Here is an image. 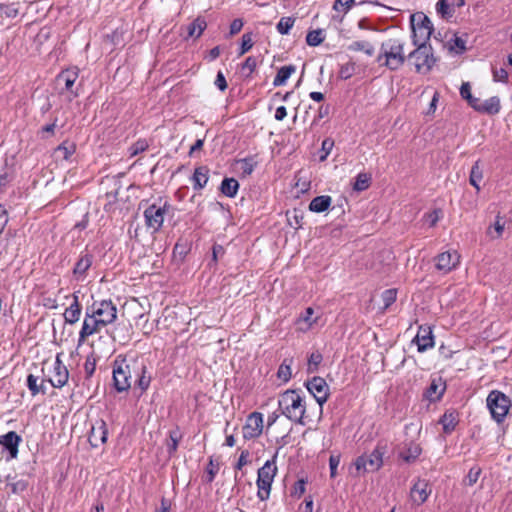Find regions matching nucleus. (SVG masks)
Returning a JSON list of instances; mask_svg holds the SVG:
<instances>
[{"mask_svg":"<svg viewBox=\"0 0 512 512\" xmlns=\"http://www.w3.org/2000/svg\"><path fill=\"white\" fill-rule=\"evenodd\" d=\"M132 374L138 378L136 385L145 391L151 383V375L147 374V365L142 359H116L113 364V382L118 392L129 390L132 385Z\"/></svg>","mask_w":512,"mask_h":512,"instance_id":"f257e3e1","label":"nucleus"},{"mask_svg":"<svg viewBox=\"0 0 512 512\" xmlns=\"http://www.w3.org/2000/svg\"><path fill=\"white\" fill-rule=\"evenodd\" d=\"M116 318L117 308L111 300L95 301L86 309L82 328L79 332L78 345H82L89 336L113 323Z\"/></svg>","mask_w":512,"mask_h":512,"instance_id":"f03ea898","label":"nucleus"},{"mask_svg":"<svg viewBox=\"0 0 512 512\" xmlns=\"http://www.w3.org/2000/svg\"><path fill=\"white\" fill-rule=\"evenodd\" d=\"M278 405L279 409L281 410V414L284 415L287 419L299 425L306 424L307 405L305 402V397L302 396L300 392L296 390L284 391L279 396Z\"/></svg>","mask_w":512,"mask_h":512,"instance_id":"7ed1b4c3","label":"nucleus"},{"mask_svg":"<svg viewBox=\"0 0 512 512\" xmlns=\"http://www.w3.org/2000/svg\"><path fill=\"white\" fill-rule=\"evenodd\" d=\"M404 42L400 39L390 38L381 44L377 62L389 70H398L404 63Z\"/></svg>","mask_w":512,"mask_h":512,"instance_id":"20e7f679","label":"nucleus"},{"mask_svg":"<svg viewBox=\"0 0 512 512\" xmlns=\"http://www.w3.org/2000/svg\"><path fill=\"white\" fill-rule=\"evenodd\" d=\"M276 458L277 453L258 470L256 481L257 496L261 501L267 500L270 496L272 483L277 474Z\"/></svg>","mask_w":512,"mask_h":512,"instance_id":"39448f33","label":"nucleus"},{"mask_svg":"<svg viewBox=\"0 0 512 512\" xmlns=\"http://www.w3.org/2000/svg\"><path fill=\"white\" fill-rule=\"evenodd\" d=\"M411 27L413 44L417 47L427 45L433 32L431 20L422 13L414 14L411 16Z\"/></svg>","mask_w":512,"mask_h":512,"instance_id":"423d86ee","label":"nucleus"},{"mask_svg":"<svg viewBox=\"0 0 512 512\" xmlns=\"http://www.w3.org/2000/svg\"><path fill=\"white\" fill-rule=\"evenodd\" d=\"M387 452V445L379 442L375 449L366 455L359 456L355 461L357 471L374 472L383 465V456Z\"/></svg>","mask_w":512,"mask_h":512,"instance_id":"0eeeda50","label":"nucleus"},{"mask_svg":"<svg viewBox=\"0 0 512 512\" xmlns=\"http://www.w3.org/2000/svg\"><path fill=\"white\" fill-rule=\"evenodd\" d=\"M172 209L171 204L168 201H162L159 199L149 205L144 211V218L146 226L152 229L153 232H157L161 229L165 215Z\"/></svg>","mask_w":512,"mask_h":512,"instance_id":"6e6552de","label":"nucleus"},{"mask_svg":"<svg viewBox=\"0 0 512 512\" xmlns=\"http://www.w3.org/2000/svg\"><path fill=\"white\" fill-rule=\"evenodd\" d=\"M486 401L492 418L498 423L502 422L511 407L510 399L503 392L493 390Z\"/></svg>","mask_w":512,"mask_h":512,"instance_id":"1a4fd4ad","label":"nucleus"},{"mask_svg":"<svg viewBox=\"0 0 512 512\" xmlns=\"http://www.w3.org/2000/svg\"><path fill=\"white\" fill-rule=\"evenodd\" d=\"M418 73L429 72L435 64V58L430 45H420L408 55Z\"/></svg>","mask_w":512,"mask_h":512,"instance_id":"9d476101","label":"nucleus"},{"mask_svg":"<svg viewBox=\"0 0 512 512\" xmlns=\"http://www.w3.org/2000/svg\"><path fill=\"white\" fill-rule=\"evenodd\" d=\"M308 391L313 395L316 402L319 404L320 415L323 412V405L329 398V386L325 379L319 376L313 377L306 383Z\"/></svg>","mask_w":512,"mask_h":512,"instance_id":"9b49d317","label":"nucleus"},{"mask_svg":"<svg viewBox=\"0 0 512 512\" xmlns=\"http://www.w3.org/2000/svg\"><path fill=\"white\" fill-rule=\"evenodd\" d=\"M435 268L442 274H448L460 264V255L457 251H446L434 259Z\"/></svg>","mask_w":512,"mask_h":512,"instance_id":"f8f14e48","label":"nucleus"},{"mask_svg":"<svg viewBox=\"0 0 512 512\" xmlns=\"http://www.w3.org/2000/svg\"><path fill=\"white\" fill-rule=\"evenodd\" d=\"M69 379V371L61 360V355L57 354L53 363V369L48 378L49 383L55 388H62Z\"/></svg>","mask_w":512,"mask_h":512,"instance_id":"ddd939ff","label":"nucleus"},{"mask_svg":"<svg viewBox=\"0 0 512 512\" xmlns=\"http://www.w3.org/2000/svg\"><path fill=\"white\" fill-rule=\"evenodd\" d=\"M263 430V415L259 412L251 413L243 426V437L245 439H255L259 437Z\"/></svg>","mask_w":512,"mask_h":512,"instance_id":"4468645a","label":"nucleus"},{"mask_svg":"<svg viewBox=\"0 0 512 512\" xmlns=\"http://www.w3.org/2000/svg\"><path fill=\"white\" fill-rule=\"evenodd\" d=\"M108 428L103 419H97L91 426L89 442L93 447H99L107 441Z\"/></svg>","mask_w":512,"mask_h":512,"instance_id":"2eb2a0df","label":"nucleus"},{"mask_svg":"<svg viewBox=\"0 0 512 512\" xmlns=\"http://www.w3.org/2000/svg\"><path fill=\"white\" fill-rule=\"evenodd\" d=\"M432 489L426 480H417L410 490L412 502L419 506L422 505L430 496Z\"/></svg>","mask_w":512,"mask_h":512,"instance_id":"dca6fc26","label":"nucleus"},{"mask_svg":"<svg viewBox=\"0 0 512 512\" xmlns=\"http://www.w3.org/2000/svg\"><path fill=\"white\" fill-rule=\"evenodd\" d=\"M21 441V437L15 431H9L0 436V445L7 450L9 454L8 459L17 458Z\"/></svg>","mask_w":512,"mask_h":512,"instance_id":"f3484780","label":"nucleus"},{"mask_svg":"<svg viewBox=\"0 0 512 512\" xmlns=\"http://www.w3.org/2000/svg\"><path fill=\"white\" fill-rule=\"evenodd\" d=\"M92 263H93V255H91L88 252H82L73 268L74 278L77 281H84L87 276L88 270L92 266Z\"/></svg>","mask_w":512,"mask_h":512,"instance_id":"a211bd4d","label":"nucleus"},{"mask_svg":"<svg viewBox=\"0 0 512 512\" xmlns=\"http://www.w3.org/2000/svg\"><path fill=\"white\" fill-rule=\"evenodd\" d=\"M413 341L416 343L419 352L432 348L434 346V337L431 328L420 326Z\"/></svg>","mask_w":512,"mask_h":512,"instance_id":"6ab92c4d","label":"nucleus"},{"mask_svg":"<svg viewBox=\"0 0 512 512\" xmlns=\"http://www.w3.org/2000/svg\"><path fill=\"white\" fill-rule=\"evenodd\" d=\"M79 76V69L77 67H72L62 71L56 78L57 83L60 85L63 83L64 90L71 92L72 97H76L78 94L72 91V87L74 86L76 80Z\"/></svg>","mask_w":512,"mask_h":512,"instance_id":"aec40b11","label":"nucleus"},{"mask_svg":"<svg viewBox=\"0 0 512 512\" xmlns=\"http://www.w3.org/2000/svg\"><path fill=\"white\" fill-rule=\"evenodd\" d=\"M445 389L446 385L441 378L433 379L425 392V397L430 402H436L440 400L445 392Z\"/></svg>","mask_w":512,"mask_h":512,"instance_id":"412c9836","label":"nucleus"},{"mask_svg":"<svg viewBox=\"0 0 512 512\" xmlns=\"http://www.w3.org/2000/svg\"><path fill=\"white\" fill-rule=\"evenodd\" d=\"M72 297V303L69 305V307L66 308L64 312V319L68 324H75L78 322L82 311L78 296L73 294Z\"/></svg>","mask_w":512,"mask_h":512,"instance_id":"4be33fe9","label":"nucleus"},{"mask_svg":"<svg viewBox=\"0 0 512 512\" xmlns=\"http://www.w3.org/2000/svg\"><path fill=\"white\" fill-rule=\"evenodd\" d=\"M194 190L203 189L209 180V169L206 166H199L194 170L191 178Z\"/></svg>","mask_w":512,"mask_h":512,"instance_id":"5701e85b","label":"nucleus"},{"mask_svg":"<svg viewBox=\"0 0 512 512\" xmlns=\"http://www.w3.org/2000/svg\"><path fill=\"white\" fill-rule=\"evenodd\" d=\"M207 27V22L202 17H197L187 26V37L199 38Z\"/></svg>","mask_w":512,"mask_h":512,"instance_id":"b1692460","label":"nucleus"},{"mask_svg":"<svg viewBox=\"0 0 512 512\" xmlns=\"http://www.w3.org/2000/svg\"><path fill=\"white\" fill-rule=\"evenodd\" d=\"M439 423L442 425L444 433L450 434L458 424V415L455 411H447L440 418Z\"/></svg>","mask_w":512,"mask_h":512,"instance_id":"393cba45","label":"nucleus"},{"mask_svg":"<svg viewBox=\"0 0 512 512\" xmlns=\"http://www.w3.org/2000/svg\"><path fill=\"white\" fill-rule=\"evenodd\" d=\"M332 199L328 195L317 196L309 204V210L316 213L326 211L331 205Z\"/></svg>","mask_w":512,"mask_h":512,"instance_id":"a878e982","label":"nucleus"},{"mask_svg":"<svg viewBox=\"0 0 512 512\" xmlns=\"http://www.w3.org/2000/svg\"><path fill=\"white\" fill-rule=\"evenodd\" d=\"M296 72V66L295 65H286L282 66L275 76L273 80V86L279 87L286 84L287 80L290 78L292 74Z\"/></svg>","mask_w":512,"mask_h":512,"instance_id":"bb28decb","label":"nucleus"},{"mask_svg":"<svg viewBox=\"0 0 512 512\" xmlns=\"http://www.w3.org/2000/svg\"><path fill=\"white\" fill-rule=\"evenodd\" d=\"M19 14L18 3L11 0H0V17L15 18Z\"/></svg>","mask_w":512,"mask_h":512,"instance_id":"cd10ccee","label":"nucleus"},{"mask_svg":"<svg viewBox=\"0 0 512 512\" xmlns=\"http://www.w3.org/2000/svg\"><path fill=\"white\" fill-rule=\"evenodd\" d=\"M314 310L311 307H308L303 314L297 320L298 329L301 331L309 330L314 323H316V318H313Z\"/></svg>","mask_w":512,"mask_h":512,"instance_id":"c85d7f7f","label":"nucleus"},{"mask_svg":"<svg viewBox=\"0 0 512 512\" xmlns=\"http://www.w3.org/2000/svg\"><path fill=\"white\" fill-rule=\"evenodd\" d=\"M499 110H500V100L496 96L482 101L481 107H479V112L487 113L490 115L497 114L499 112Z\"/></svg>","mask_w":512,"mask_h":512,"instance_id":"c756f323","label":"nucleus"},{"mask_svg":"<svg viewBox=\"0 0 512 512\" xmlns=\"http://www.w3.org/2000/svg\"><path fill=\"white\" fill-rule=\"evenodd\" d=\"M239 189V183L235 178H225L222 183L220 190L227 197H235Z\"/></svg>","mask_w":512,"mask_h":512,"instance_id":"7c9ffc66","label":"nucleus"},{"mask_svg":"<svg viewBox=\"0 0 512 512\" xmlns=\"http://www.w3.org/2000/svg\"><path fill=\"white\" fill-rule=\"evenodd\" d=\"M422 452V449L419 444L417 443H409L405 450L401 453V457L406 462H412L416 460Z\"/></svg>","mask_w":512,"mask_h":512,"instance_id":"2f4dec72","label":"nucleus"},{"mask_svg":"<svg viewBox=\"0 0 512 512\" xmlns=\"http://www.w3.org/2000/svg\"><path fill=\"white\" fill-rule=\"evenodd\" d=\"M76 145L70 141H64L61 143L55 150V153L58 157H61L64 160H69L70 157L75 153Z\"/></svg>","mask_w":512,"mask_h":512,"instance_id":"473e14b6","label":"nucleus"},{"mask_svg":"<svg viewBox=\"0 0 512 512\" xmlns=\"http://www.w3.org/2000/svg\"><path fill=\"white\" fill-rule=\"evenodd\" d=\"M293 364V358H285L279 366L277 377L283 382H288L292 376L291 366Z\"/></svg>","mask_w":512,"mask_h":512,"instance_id":"72a5a7b5","label":"nucleus"},{"mask_svg":"<svg viewBox=\"0 0 512 512\" xmlns=\"http://www.w3.org/2000/svg\"><path fill=\"white\" fill-rule=\"evenodd\" d=\"M482 178V169L480 168L479 161H476L475 164L472 166L469 182L473 187L476 188L477 191H480L479 183L481 182Z\"/></svg>","mask_w":512,"mask_h":512,"instance_id":"f704fd0d","label":"nucleus"},{"mask_svg":"<svg viewBox=\"0 0 512 512\" xmlns=\"http://www.w3.org/2000/svg\"><path fill=\"white\" fill-rule=\"evenodd\" d=\"M371 183V175L368 173H359L353 184L355 191H364L369 188Z\"/></svg>","mask_w":512,"mask_h":512,"instance_id":"c9c22d12","label":"nucleus"},{"mask_svg":"<svg viewBox=\"0 0 512 512\" xmlns=\"http://www.w3.org/2000/svg\"><path fill=\"white\" fill-rule=\"evenodd\" d=\"M37 382L38 377L34 376L33 374H29L27 376V387L33 396L37 395L40 392L45 393L44 381H42L40 385H38Z\"/></svg>","mask_w":512,"mask_h":512,"instance_id":"e433bc0d","label":"nucleus"},{"mask_svg":"<svg viewBox=\"0 0 512 512\" xmlns=\"http://www.w3.org/2000/svg\"><path fill=\"white\" fill-rule=\"evenodd\" d=\"M295 19L292 17H282L277 23L276 29L281 35H286L292 29Z\"/></svg>","mask_w":512,"mask_h":512,"instance_id":"4c0bfd02","label":"nucleus"},{"mask_svg":"<svg viewBox=\"0 0 512 512\" xmlns=\"http://www.w3.org/2000/svg\"><path fill=\"white\" fill-rule=\"evenodd\" d=\"M323 360V356L319 351H314L310 354L308 358V367L307 370L309 373L316 372L318 370V367L320 363Z\"/></svg>","mask_w":512,"mask_h":512,"instance_id":"58836bf2","label":"nucleus"},{"mask_svg":"<svg viewBox=\"0 0 512 512\" xmlns=\"http://www.w3.org/2000/svg\"><path fill=\"white\" fill-rule=\"evenodd\" d=\"M349 48H350V50H353V51H363L368 56H372L374 54L373 45L367 41L353 42Z\"/></svg>","mask_w":512,"mask_h":512,"instance_id":"ea45409f","label":"nucleus"},{"mask_svg":"<svg viewBox=\"0 0 512 512\" xmlns=\"http://www.w3.org/2000/svg\"><path fill=\"white\" fill-rule=\"evenodd\" d=\"M169 438H170V441L167 444V449H168L169 455L171 456L177 451L178 444L181 439V434L176 429V430L170 431Z\"/></svg>","mask_w":512,"mask_h":512,"instance_id":"a19ab883","label":"nucleus"},{"mask_svg":"<svg viewBox=\"0 0 512 512\" xmlns=\"http://www.w3.org/2000/svg\"><path fill=\"white\" fill-rule=\"evenodd\" d=\"M324 41V37L322 36V30H312L308 32L306 36V42L309 46H318Z\"/></svg>","mask_w":512,"mask_h":512,"instance_id":"79ce46f5","label":"nucleus"},{"mask_svg":"<svg viewBox=\"0 0 512 512\" xmlns=\"http://www.w3.org/2000/svg\"><path fill=\"white\" fill-rule=\"evenodd\" d=\"M381 298H382V301L384 304V309H387L396 301L397 290L396 289H387L382 293Z\"/></svg>","mask_w":512,"mask_h":512,"instance_id":"37998d69","label":"nucleus"},{"mask_svg":"<svg viewBox=\"0 0 512 512\" xmlns=\"http://www.w3.org/2000/svg\"><path fill=\"white\" fill-rule=\"evenodd\" d=\"M218 471H219V463L214 462L213 458L210 457L208 465L206 467V474H207L206 481L208 483L213 482Z\"/></svg>","mask_w":512,"mask_h":512,"instance_id":"c03bdc74","label":"nucleus"},{"mask_svg":"<svg viewBox=\"0 0 512 512\" xmlns=\"http://www.w3.org/2000/svg\"><path fill=\"white\" fill-rule=\"evenodd\" d=\"M147 148H148L147 141L140 139L137 142H135L134 144H132L129 147L128 151H129L130 157H134V156L138 155L139 153L144 152Z\"/></svg>","mask_w":512,"mask_h":512,"instance_id":"a18cd8bd","label":"nucleus"},{"mask_svg":"<svg viewBox=\"0 0 512 512\" xmlns=\"http://www.w3.org/2000/svg\"><path fill=\"white\" fill-rule=\"evenodd\" d=\"M480 474H481V468L478 466H473L469 470V472L464 480L465 484H467L469 486L474 485L478 481Z\"/></svg>","mask_w":512,"mask_h":512,"instance_id":"49530a36","label":"nucleus"},{"mask_svg":"<svg viewBox=\"0 0 512 512\" xmlns=\"http://www.w3.org/2000/svg\"><path fill=\"white\" fill-rule=\"evenodd\" d=\"M96 369V358L94 355H88L84 363V372L87 378L92 377Z\"/></svg>","mask_w":512,"mask_h":512,"instance_id":"de8ad7c7","label":"nucleus"},{"mask_svg":"<svg viewBox=\"0 0 512 512\" xmlns=\"http://www.w3.org/2000/svg\"><path fill=\"white\" fill-rule=\"evenodd\" d=\"M355 0H336L333 5V9L337 12L346 14Z\"/></svg>","mask_w":512,"mask_h":512,"instance_id":"09e8293b","label":"nucleus"},{"mask_svg":"<svg viewBox=\"0 0 512 512\" xmlns=\"http://www.w3.org/2000/svg\"><path fill=\"white\" fill-rule=\"evenodd\" d=\"M240 164V169L242 173L245 175H250L255 168L256 163L251 158H244L238 161Z\"/></svg>","mask_w":512,"mask_h":512,"instance_id":"8fccbe9b","label":"nucleus"},{"mask_svg":"<svg viewBox=\"0 0 512 512\" xmlns=\"http://www.w3.org/2000/svg\"><path fill=\"white\" fill-rule=\"evenodd\" d=\"M253 47L252 34L245 33L242 36L241 47L239 55H244Z\"/></svg>","mask_w":512,"mask_h":512,"instance_id":"3c124183","label":"nucleus"},{"mask_svg":"<svg viewBox=\"0 0 512 512\" xmlns=\"http://www.w3.org/2000/svg\"><path fill=\"white\" fill-rule=\"evenodd\" d=\"M306 491V481L299 479L293 486L291 495L296 498H300Z\"/></svg>","mask_w":512,"mask_h":512,"instance_id":"603ef678","label":"nucleus"},{"mask_svg":"<svg viewBox=\"0 0 512 512\" xmlns=\"http://www.w3.org/2000/svg\"><path fill=\"white\" fill-rule=\"evenodd\" d=\"M340 464V455H331L329 458L330 476L334 478L337 475V468Z\"/></svg>","mask_w":512,"mask_h":512,"instance_id":"864d4df0","label":"nucleus"},{"mask_svg":"<svg viewBox=\"0 0 512 512\" xmlns=\"http://www.w3.org/2000/svg\"><path fill=\"white\" fill-rule=\"evenodd\" d=\"M508 73L504 68L493 69V80L496 82H506Z\"/></svg>","mask_w":512,"mask_h":512,"instance_id":"5fc2aeb1","label":"nucleus"},{"mask_svg":"<svg viewBox=\"0 0 512 512\" xmlns=\"http://www.w3.org/2000/svg\"><path fill=\"white\" fill-rule=\"evenodd\" d=\"M354 72V65L353 64H345L341 67L339 71V75L342 79H349Z\"/></svg>","mask_w":512,"mask_h":512,"instance_id":"6e6d98bb","label":"nucleus"},{"mask_svg":"<svg viewBox=\"0 0 512 512\" xmlns=\"http://www.w3.org/2000/svg\"><path fill=\"white\" fill-rule=\"evenodd\" d=\"M8 212L3 205H0V235L4 231L7 223H8Z\"/></svg>","mask_w":512,"mask_h":512,"instance_id":"4d7b16f0","label":"nucleus"},{"mask_svg":"<svg viewBox=\"0 0 512 512\" xmlns=\"http://www.w3.org/2000/svg\"><path fill=\"white\" fill-rule=\"evenodd\" d=\"M257 66V60L255 57L246 58L245 62L242 65L243 70H247L249 73H252Z\"/></svg>","mask_w":512,"mask_h":512,"instance_id":"13d9d810","label":"nucleus"},{"mask_svg":"<svg viewBox=\"0 0 512 512\" xmlns=\"http://www.w3.org/2000/svg\"><path fill=\"white\" fill-rule=\"evenodd\" d=\"M215 85L221 91H224L227 88V82H226L225 76L223 75V73L221 71H219L217 73V76L215 79Z\"/></svg>","mask_w":512,"mask_h":512,"instance_id":"bf43d9fd","label":"nucleus"},{"mask_svg":"<svg viewBox=\"0 0 512 512\" xmlns=\"http://www.w3.org/2000/svg\"><path fill=\"white\" fill-rule=\"evenodd\" d=\"M441 216V212L439 210H434L431 213L426 215L427 221L431 227L435 226L439 221Z\"/></svg>","mask_w":512,"mask_h":512,"instance_id":"052dcab7","label":"nucleus"},{"mask_svg":"<svg viewBox=\"0 0 512 512\" xmlns=\"http://www.w3.org/2000/svg\"><path fill=\"white\" fill-rule=\"evenodd\" d=\"M248 456H249V452L247 450H244L241 452L239 458H238V461L235 465V468L237 470H241L243 466H245L247 463H248Z\"/></svg>","mask_w":512,"mask_h":512,"instance_id":"680f3d73","label":"nucleus"},{"mask_svg":"<svg viewBox=\"0 0 512 512\" xmlns=\"http://www.w3.org/2000/svg\"><path fill=\"white\" fill-rule=\"evenodd\" d=\"M243 27V21L239 18L234 19L230 24V35H235L241 31Z\"/></svg>","mask_w":512,"mask_h":512,"instance_id":"e2e57ef3","label":"nucleus"},{"mask_svg":"<svg viewBox=\"0 0 512 512\" xmlns=\"http://www.w3.org/2000/svg\"><path fill=\"white\" fill-rule=\"evenodd\" d=\"M460 95L463 99H466L467 101L472 97L471 87H470L469 83H463L461 85Z\"/></svg>","mask_w":512,"mask_h":512,"instance_id":"0e129e2a","label":"nucleus"},{"mask_svg":"<svg viewBox=\"0 0 512 512\" xmlns=\"http://www.w3.org/2000/svg\"><path fill=\"white\" fill-rule=\"evenodd\" d=\"M448 8H449V5L447 3V0H440L436 5L437 12L439 14H441L442 16H445L448 14Z\"/></svg>","mask_w":512,"mask_h":512,"instance_id":"69168bd1","label":"nucleus"},{"mask_svg":"<svg viewBox=\"0 0 512 512\" xmlns=\"http://www.w3.org/2000/svg\"><path fill=\"white\" fill-rule=\"evenodd\" d=\"M334 146V142L331 139H325L322 142V150L325 151V155L321 157V159H325L326 156L330 153Z\"/></svg>","mask_w":512,"mask_h":512,"instance_id":"338daca9","label":"nucleus"},{"mask_svg":"<svg viewBox=\"0 0 512 512\" xmlns=\"http://www.w3.org/2000/svg\"><path fill=\"white\" fill-rule=\"evenodd\" d=\"M287 116V110L284 106H279L275 112V119L282 121Z\"/></svg>","mask_w":512,"mask_h":512,"instance_id":"774afa93","label":"nucleus"}]
</instances>
